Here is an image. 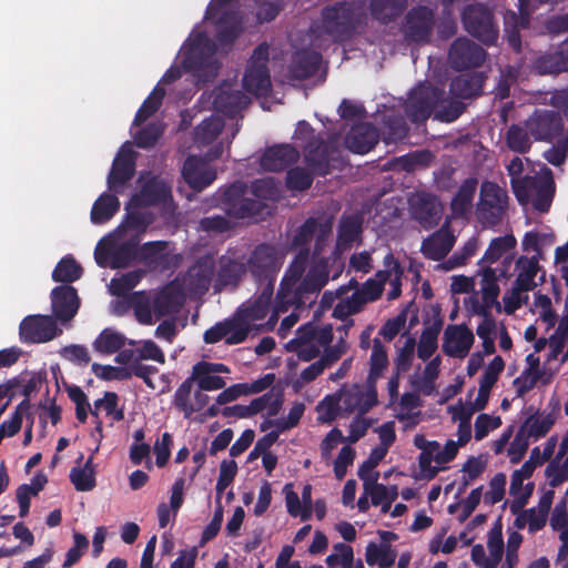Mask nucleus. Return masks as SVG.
<instances>
[{
    "label": "nucleus",
    "mask_w": 568,
    "mask_h": 568,
    "mask_svg": "<svg viewBox=\"0 0 568 568\" xmlns=\"http://www.w3.org/2000/svg\"><path fill=\"white\" fill-rule=\"evenodd\" d=\"M328 282V271L325 265H315L308 270L304 278L296 286H288L283 291L278 288L276 303L266 325L273 329L278 320V314L286 312L290 307L302 310L311 307L320 291Z\"/></svg>",
    "instance_id": "1"
},
{
    "label": "nucleus",
    "mask_w": 568,
    "mask_h": 568,
    "mask_svg": "<svg viewBox=\"0 0 568 568\" xmlns=\"http://www.w3.org/2000/svg\"><path fill=\"white\" fill-rule=\"evenodd\" d=\"M246 185L235 182L226 187L221 195V204L225 213L234 219H262L267 212V205L260 199H271L273 183L271 180H255L251 184L253 195L258 199L246 197Z\"/></svg>",
    "instance_id": "2"
},
{
    "label": "nucleus",
    "mask_w": 568,
    "mask_h": 568,
    "mask_svg": "<svg viewBox=\"0 0 568 568\" xmlns=\"http://www.w3.org/2000/svg\"><path fill=\"white\" fill-rule=\"evenodd\" d=\"M304 161L317 176H326L341 163L339 138L336 134L313 135L303 148Z\"/></svg>",
    "instance_id": "3"
},
{
    "label": "nucleus",
    "mask_w": 568,
    "mask_h": 568,
    "mask_svg": "<svg viewBox=\"0 0 568 568\" xmlns=\"http://www.w3.org/2000/svg\"><path fill=\"white\" fill-rule=\"evenodd\" d=\"M182 64L186 71L192 72L200 81L213 80L220 69L215 43L207 38L199 37L185 52Z\"/></svg>",
    "instance_id": "4"
},
{
    "label": "nucleus",
    "mask_w": 568,
    "mask_h": 568,
    "mask_svg": "<svg viewBox=\"0 0 568 568\" xmlns=\"http://www.w3.org/2000/svg\"><path fill=\"white\" fill-rule=\"evenodd\" d=\"M465 31L486 45L495 44L499 28L494 12L484 3L467 4L462 11Z\"/></svg>",
    "instance_id": "5"
},
{
    "label": "nucleus",
    "mask_w": 568,
    "mask_h": 568,
    "mask_svg": "<svg viewBox=\"0 0 568 568\" xmlns=\"http://www.w3.org/2000/svg\"><path fill=\"white\" fill-rule=\"evenodd\" d=\"M507 191L496 182L484 181L480 185L476 216L484 227L498 225L508 209Z\"/></svg>",
    "instance_id": "6"
},
{
    "label": "nucleus",
    "mask_w": 568,
    "mask_h": 568,
    "mask_svg": "<svg viewBox=\"0 0 568 568\" xmlns=\"http://www.w3.org/2000/svg\"><path fill=\"white\" fill-rule=\"evenodd\" d=\"M283 257L273 244L261 243L251 252L246 265L253 278L261 285H275Z\"/></svg>",
    "instance_id": "7"
},
{
    "label": "nucleus",
    "mask_w": 568,
    "mask_h": 568,
    "mask_svg": "<svg viewBox=\"0 0 568 568\" xmlns=\"http://www.w3.org/2000/svg\"><path fill=\"white\" fill-rule=\"evenodd\" d=\"M555 195V182L549 176L526 175L515 186V196L519 204L527 205L530 200L535 210L540 213L549 211Z\"/></svg>",
    "instance_id": "8"
},
{
    "label": "nucleus",
    "mask_w": 568,
    "mask_h": 568,
    "mask_svg": "<svg viewBox=\"0 0 568 568\" xmlns=\"http://www.w3.org/2000/svg\"><path fill=\"white\" fill-rule=\"evenodd\" d=\"M216 258L206 253L199 256L183 275L176 277L180 285L191 298L205 295L214 280Z\"/></svg>",
    "instance_id": "9"
},
{
    "label": "nucleus",
    "mask_w": 568,
    "mask_h": 568,
    "mask_svg": "<svg viewBox=\"0 0 568 568\" xmlns=\"http://www.w3.org/2000/svg\"><path fill=\"white\" fill-rule=\"evenodd\" d=\"M270 47L266 42L260 43L253 51L243 75V88L256 95L267 97L272 82L267 67Z\"/></svg>",
    "instance_id": "10"
},
{
    "label": "nucleus",
    "mask_w": 568,
    "mask_h": 568,
    "mask_svg": "<svg viewBox=\"0 0 568 568\" xmlns=\"http://www.w3.org/2000/svg\"><path fill=\"white\" fill-rule=\"evenodd\" d=\"M322 27L335 41L348 39L355 30V6L348 1H337L322 10Z\"/></svg>",
    "instance_id": "11"
},
{
    "label": "nucleus",
    "mask_w": 568,
    "mask_h": 568,
    "mask_svg": "<svg viewBox=\"0 0 568 568\" xmlns=\"http://www.w3.org/2000/svg\"><path fill=\"white\" fill-rule=\"evenodd\" d=\"M525 126L535 141L552 142L565 129L560 112L536 109L525 121Z\"/></svg>",
    "instance_id": "12"
},
{
    "label": "nucleus",
    "mask_w": 568,
    "mask_h": 568,
    "mask_svg": "<svg viewBox=\"0 0 568 568\" xmlns=\"http://www.w3.org/2000/svg\"><path fill=\"white\" fill-rule=\"evenodd\" d=\"M439 94V88L430 84H419L415 87L405 104V113L413 123H423L436 108Z\"/></svg>",
    "instance_id": "13"
},
{
    "label": "nucleus",
    "mask_w": 568,
    "mask_h": 568,
    "mask_svg": "<svg viewBox=\"0 0 568 568\" xmlns=\"http://www.w3.org/2000/svg\"><path fill=\"white\" fill-rule=\"evenodd\" d=\"M483 47L466 37L453 41L448 50V63L456 71L476 69L486 60Z\"/></svg>",
    "instance_id": "14"
},
{
    "label": "nucleus",
    "mask_w": 568,
    "mask_h": 568,
    "mask_svg": "<svg viewBox=\"0 0 568 568\" xmlns=\"http://www.w3.org/2000/svg\"><path fill=\"white\" fill-rule=\"evenodd\" d=\"M62 331L50 315H28L19 326L20 341L26 344H40L52 341Z\"/></svg>",
    "instance_id": "15"
},
{
    "label": "nucleus",
    "mask_w": 568,
    "mask_h": 568,
    "mask_svg": "<svg viewBox=\"0 0 568 568\" xmlns=\"http://www.w3.org/2000/svg\"><path fill=\"white\" fill-rule=\"evenodd\" d=\"M537 0H518V13L508 10L504 16L505 38L509 47L517 53L521 52L523 43L520 30L527 29L530 16L537 9Z\"/></svg>",
    "instance_id": "16"
},
{
    "label": "nucleus",
    "mask_w": 568,
    "mask_h": 568,
    "mask_svg": "<svg viewBox=\"0 0 568 568\" xmlns=\"http://www.w3.org/2000/svg\"><path fill=\"white\" fill-rule=\"evenodd\" d=\"M409 206L412 217L425 230L437 226L444 212L438 197L428 192H420L410 196Z\"/></svg>",
    "instance_id": "17"
},
{
    "label": "nucleus",
    "mask_w": 568,
    "mask_h": 568,
    "mask_svg": "<svg viewBox=\"0 0 568 568\" xmlns=\"http://www.w3.org/2000/svg\"><path fill=\"white\" fill-rule=\"evenodd\" d=\"M434 12L426 6L412 8L403 27L404 36L412 42H427L434 28Z\"/></svg>",
    "instance_id": "18"
},
{
    "label": "nucleus",
    "mask_w": 568,
    "mask_h": 568,
    "mask_svg": "<svg viewBox=\"0 0 568 568\" xmlns=\"http://www.w3.org/2000/svg\"><path fill=\"white\" fill-rule=\"evenodd\" d=\"M135 173V156L130 148L123 145L113 160L112 168L108 174V187L112 192H119Z\"/></svg>",
    "instance_id": "19"
},
{
    "label": "nucleus",
    "mask_w": 568,
    "mask_h": 568,
    "mask_svg": "<svg viewBox=\"0 0 568 568\" xmlns=\"http://www.w3.org/2000/svg\"><path fill=\"white\" fill-rule=\"evenodd\" d=\"M300 160V151L292 144H274L266 148L260 158V165L267 172H282Z\"/></svg>",
    "instance_id": "20"
},
{
    "label": "nucleus",
    "mask_w": 568,
    "mask_h": 568,
    "mask_svg": "<svg viewBox=\"0 0 568 568\" xmlns=\"http://www.w3.org/2000/svg\"><path fill=\"white\" fill-rule=\"evenodd\" d=\"M51 306L55 320L61 323L70 322L78 313L80 298L71 285H60L51 291Z\"/></svg>",
    "instance_id": "21"
},
{
    "label": "nucleus",
    "mask_w": 568,
    "mask_h": 568,
    "mask_svg": "<svg viewBox=\"0 0 568 568\" xmlns=\"http://www.w3.org/2000/svg\"><path fill=\"white\" fill-rule=\"evenodd\" d=\"M331 233V226L321 223L316 217H308L296 230L292 245L296 248H308L307 245L315 237L314 255H320L325 241Z\"/></svg>",
    "instance_id": "22"
},
{
    "label": "nucleus",
    "mask_w": 568,
    "mask_h": 568,
    "mask_svg": "<svg viewBox=\"0 0 568 568\" xmlns=\"http://www.w3.org/2000/svg\"><path fill=\"white\" fill-rule=\"evenodd\" d=\"M246 272L245 263L230 254H223L216 260V270L214 275V291L221 292L227 286L239 285L242 276Z\"/></svg>",
    "instance_id": "23"
},
{
    "label": "nucleus",
    "mask_w": 568,
    "mask_h": 568,
    "mask_svg": "<svg viewBox=\"0 0 568 568\" xmlns=\"http://www.w3.org/2000/svg\"><path fill=\"white\" fill-rule=\"evenodd\" d=\"M379 141V131L368 122L354 124L344 138L345 148L355 154H366Z\"/></svg>",
    "instance_id": "24"
},
{
    "label": "nucleus",
    "mask_w": 568,
    "mask_h": 568,
    "mask_svg": "<svg viewBox=\"0 0 568 568\" xmlns=\"http://www.w3.org/2000/svg\"><path fill=\"white\" fill-rule=\"evenodd\" d=\"M185 296L187 294L176 278L164 286L155 295L152 303V310L156 318L179 312L184 304Z\"/></svg>",
    "instance_id": "25"
},
{
    "label": "nucleus",
    "mask_w": 568,
    "mask_h": 568,
    "mask_svg": "<svg viewBox=\"0 0 568 568\" xmlns=\"http://www.w3.org/2000/svg\"><path fill=\"white\" fill-rule=\"evenodd\" d=\"M474 334L466 325L450 324L446 327L443 338V352L456 358H463L474 344Z\"/></svg>",
    "instance_id": "26"
},
{
    "label": "nucleus",
    "mask_w": 568,
    "mask_h": 568,
    "mask_svg": "<svg viewBox=\"0 0 568 568\" xmlns=\"http://www.w3.org/2000/svg\"><path fill=\"white\" fill-rule=\"evenodd\" d=\"M182 175L187 185L195 192L203 191L216 179V172L196 155H190L185 159Z\"/></svg>",
    "instance_id": "27"
},
{
    "label": "nucleus",
    "mask_w": 568,
    "mask_h": 568,
    "mask_svg": "<svg viewBox=\"0 0 568 568\" xmlns=\"http://www.w3.org/2000/svg\"><path fill=\"white\" fill-rule=\"evenodd\" d=\"M456 239L446 222L439 230L425 239L420 251L423 255L432 261H442L454 247Z\"/></svg>",
    "instance_id": "28"
},
{
    "label": "nucleus",
    "mask_w": 568,
    "mask_h": 568,
    "mask_svg": "<svg viewBox=\"0 0 568 568\" xmlns=\"http://www.w3.org/2000/svg\"><path fill=\"white\" fill-rule=\"evenodd\" d=\"M377 392L374 386L363 390L361 386L354 385L351 389L343 393L341 397V408L351 414L355 410L361 416L368 413L377 404Z\"/></svg>",
    "instance_id": "29"
},
{
    "label": "nucleus",
    "mask_w": 568,
    "mask_h": 568,
    "mask_svg": "<svg viewBox=\"0 0 568 568\" xmlns=\"http://www.w3.org/2000/svg\"><path fill=\"white\" fill-rule=\"evenodd\" d=\"M433 316L424 322L423 329L417 347V356L422 361L429 359L437 349L438 335L443 328L444 320L438 306L433 307Z\"/></svg>",
    "instance_id": "30"
},
{
    "label": "nucleus",
    "mask_w": 568,
    "mask_h": 568,
    "mask_svg": "<svg viewBox=\"0 0 568 568\" xmlns=\"http://www.w3.org/2000/svg\"><path fill=\"white\" fill-rule=\"evenodd\" d=\"M172 200L171 187L156 176L148 180L141 187L140 194L134 195L131 203L135 206H153L165 204Z\"/></svg>",
    "instance_id": "31"
},
{
    "label": "nucleus",
    "mask_w": 568,
    "mask_h": 568,
    "mask_svg": "<svg viewBox=\"0 0 568 568\" xmlns=\"http://www.w3.org/2000/svg\"><path fill=\"white\" fill-rule=\"evenodd\" d=\"M273 292L274 287H272L271 284L264 285L258 295L248 298L237 308L240 315L243 316L250 325L265 318L271 311Z\"/></svg>",
    "instance_id": "32"
},
{
    "label": "nucleus",
    "mask_w": 568,
    "mask_h": 568,
    "mask_svg": "<svg viewBox=\"0 0 568 568\" xmlns=\"http://www.w3.org/2000/svg\"><path fill=\"white\" fill-rule=\"evenodd\" d=\"M215 38L222 45H231L243 32V18L237 10L226 9L215 20Z\"/></svg>",
    "instance_id": "33"
},
{
    "label": "nucleus",
    "mask_w": 568,
    "mask_h": 568,
    "mask_svg": "<svg viewBox=\"0 0 568 568\" xmlns=\"http://www.w3.org/2000/svg\"><path fill=\"white\" fill-rule=\"evenodd\" d=\"M248 104V98L240 90L219 88L213 93V108L229 116H234Z\"/></svg>",
    "instance_id": "34"
},
{
    "label": "nucleus",
    "mask_w": 568,
    "mask_h": 568,
    "mask_svg": "<svg viewBox=\"0 0 568 568\" xmlns=\"http://www.w3.org/2000/svg\"><path fill=\"white\" fill-rule=\"evenodd\" d=\"M321 62L322 55L316 51H297L288 67L290 77L295 80H306L316 74Z\"/></svg>",
    "instance_id": "35"
},
{
    "label": "nucleus",
    "mask_w": 568,
    "mask_h": 568,
    "mask_svg": "<svg viewBox=\"0 0 568 568\" xmlns=\"http://www.w3.org/2000/svg\"><path fill=\"white\" fill-rule=\"evenodd\" d=\"M486 77L483 72H466L455 77L449 84L450 93L459 99H471L483 92Z\"/></svg>",
    "instance_id": "36"
},
{
    "label": "nucleus",
    "mask_w": 568,
    "mask_h": 568,
    "mask_svg": "<svg viewBox=\"0 0 568 568\" xmlns=\"http://www.w3.org/2000/svg\"><path fill=\"white\" fill-rule=\"evenodd\" d=\"M534 68L541 75L568 72V38L559 50L537 58Z\"/></svg>",
    "instance_id": "37"
},
{
    "label": "nucleus",
    "mask_w": 568,
    "mask_h": 568,
    "mask_svg": "<svg viewBox=\"0 0 568 568\" xmlns=\"http://www.w3.org/2000/svg\"><path fill=\"white\" fill-rule=\"evenodd\" d=\"M465 109L464 102L446 95L445 91L439 89L434 119L447 123L454 122L464 113Z\"/></svg>",
    "instance_id": "38"
},
{
    "label": "nucleus",
    "mask_w": 568,
    "mask_h": 568,
    "mask_svg": "<svg viewBox=\"0 0 568 568\" xmlns=\"http://www.w3.org/2000/svg\"><path fill=\"white\" fill-rule=\"evenodd\" d=\"M310 256V248L298 250L297 254L294 256L293 261L288 265L280 283L282 292L288 286H296V284L304 278L303 275L308 266Z\"/></svg>",
    "instance_id": "39"
},
{
    "label": "nucleus",
    "mask_w": 568,
    "mask_h": 568,
    "mask_svg": "<svg viewBox=\"0 0 568 568\" xmlns=\"http://www.w3.org/2000/svg\"><path fill=\"white\" fill-rule=\"evenodd\" d=\"M120 209V201L116 195L102 193L93 203L91 209V221L93 224H103L111 220Z\"/></svg>",
    "instance_id": "40"
},
{
    "label": "nucleus",
    "mask_w": 568,
    "mask_h": 568,
    "mask_svg": "<svg viewBox=\"0 0 568 568\" xmlns=\"http://www.w3.org/2000/svg\"><path fill=\"white\" fill-rule=\"evenodd\" d=\"M555 424L551 413L541 414L538 410L526 418L519 430L525 433L527 438L539 439L545 437Z\"/></svg>",
    "instance_id": "41"
},
{
    "label": "nucleus",
    "mask_w": 568,
    "mask_h": 568,
    "mask_svg": "<svg viewBox=\"0 0 568 568\" xmlns=\"http://www.w3.org/2000/svg\"><path fill=\"white\" fill-rule=\"evenodd\" d=\"M407 0H372V16L383 22L388 23L397 19L406 9Z\"/></svg>",
    "instance_id": "42"
},
{
    "label": "nucleus",
    "mask_w": 568,
    "mask_h": 568,
    "mask_svg": "<svg viewBox=\"0 0 568 568\" xmlns=\"http://www.w3.org/2000/svg\"><path fill=\"white\" fill-rule=\"evenodd\" d=\"M516 268L518 275L514 284L519 286V290L532 291L537 286L535 277L540 268L537 258L520 256L516 261Z\"/></svg>",
    "instance_id": "43"
},
{
    "label": "nucleus",
    "mask_w": 568,
    "mask_h": 568,
    "mask_svg": "<svg viewBox=\"0 0 568 568\" xmlns=\"http://www.w3.org/2000/svg\"><path fill=\"white\" fill-rule=\"evenodd\" d=\"M567 450L568 434L564 437L558 454L552 460H550L545 469V475L552 488L558 487L568 480V466L565 463L560 464V460L566 455Z\"/></svg>",
    "instance_id": "44"
},
{
    "label": "nucleus",
    "mask_w": 568,
    "mask_h": 568,
    "mask_svg": "<svg viewBox=\"0 0 568 568\" xmlns=\"http://www.w3.org/2000/svg\"><path fill=\"white\" fill-rule=\"evenodd\" d=\"M272 399V393H266L257 398H254L250 405H233L226 406L222 409L221 414L224 417L248 418L263 412Z\"/></svg>",
    "instance_id": "45"
},
{
    "label": "nucleus",
    "mask_w": 568,
    "mask_h": 568,
    "mask_svg": "<svg viewBox=\"0 0 568 568\" xmlns=\"http://www.w3.org/2000/svg\"><path fill=\"white\" fill-rule=\"evenodd\" d=\"M70 481L78 491H91L97 486L93 456H90L82 467H73Z\"/></svg>",
    "instance_id": "46"
},
{
    "label": "nucleus",
    "mask_w": 568,
    "mask_h": 568,
    "mask_svg": "<svg viewBox=\"0 0 568 568\" xmlns=\"http://www.w3.org/2000/svg\"><path fill=\"white\" fill-rule=\"evenodd\" d=\"M223 322L227 334V345H236L243 343L247 338L250 332L253 329V325H250L245 318L240 315L237 310L232 317L226 318Z\"/></svg>",
    "instance_id": "47"
},
{
    "label": "nucleus",
    "mask_w": 568,
    "mask_h": 568,
    "mask_svg": "<svg viewBox=\"0 0 568 568\" xmlns=\"http://www.w3.org/2000/svg\"><path fill=\"white\" fill-rule=\"evenodd\" d=\"M477 186L478 180L475 176L467 178L463 181L452 200V209L454 212L464 213L470 207Z\"/></svg>",
    "instance_id": "48"
},
{
    "label": "nucleus",
    "mask_w": 568,
    "mask_h": 568,
    "mask_svg": "<svg viewBox=\"0 0 568 568\" xmlns=\"http://www.w3.org/2000/svg\"><path fill=\"white\" fill-rule=\"evenodd\" d=\"M139 241L130 239L119 245L112 243L113 261H110L111 268L128 267L136 257Z\"/></svg>",
    "instance_id": "49"
},
{
    "label": "nucleus",
    "mask_w": 568,
    "mask_h": 568,
    "mask_svg": "<svg viewBox=\"0 0 568 568\" xmlns=\"http://www.w3.org/2000/svg\"><path fill=\"white\" fill-rule=\"evenodd\" d=\"M132 204L133 203H130V205L126 207L128 212L118 230H132L139 233H143L146 231L149 225L153 223V214L151 212L140 211L136 207H131Z\"/></svg>",
    "instance_id": "50"
},
{
    "label": "nucleus",
    "mask_w": 568,
    "mask_h": 568,
    "mask_svg": "<svg viewBox=\"0 0 568 568\" xmlns=\"http://www.w3.org/2000/svg\"><path fill=\"white\" fill-rule=\"evenodd\" d=\"M165 90L158 84L136 111L133 125L139 126L152 116L162 105Z\"/></svg>",
    "instance_id": "51"
},
{
    "label": "nucleus",
    "mask_w": 568,
    "mask_h": 568,
    "mask_svg": "<svg viewBox=\"0 0 568 568\" xmlns=\"http://www.w3.org/2000/svg\"><path fill=\"white\" fill-rule=\"evenodd\" d=\"M81 265L72 257L64 256L55 265L52 280L61 283H73L82 276Z\"/></svg>",
    "instance_id": "52"
},
{
    "label": "nucleus",
    "mask_w": 568,
    "mask_h": 568,
    "mask_svg": "<svg viewBox=\"0 0 568 568\" xmlns=\"http://www.w3.org/2000/svg\"><path fill=\"white\" fill-rule=\"evenodd\" d=\"M365 559L368 566L378 565L381 568H388L394 565L396 554L387 544L377 545L371 541L365 551Z\"/></svg>",
    "instance_id": "53"
},
{
    "label": "nucleus",
    "mask_w": 568,
    "mask_h": 568,
    "mask_svg": "<svg viewBox=\"0 0 568 568\" xmlns=\"http://www.w3.org/2000/svg\"><path fill=\"white\" fill-rule=\"evenodd\" d=\"M224 122L217 116L205 118L194 130L195 142L207 145L223 131Z\"/></svg>",
    "instance_id": "54"
},
{
    "label": "nucleus",
    "mask_w": 568,
    "mask_h": 568,
    "mask_svg": "<svg viewBox=\"0 0 568 568\" xmlns=\"http://www.w3.org/2000/svg\"><path fill=\"white\" fill-rule=\"evenodd\" d=\"M125 344V337L111 328H104L93 343V347L101 354L119 352Z\"/></svg>",
    "instance_id": "55"
},
{
    "label": "nucleus",
    "mask_w": 568,
    "mask_h": 568,
    "mask_svg": "<svg viewBox=\"0 0 568 568\" xmlns=\"http://www.w3.org/2000/svg\"><path fill=\"white\" fill-rule=\"evenodd\" d=\"M487 547L490 554L489 561L486 562L485 568H497L501 561L504 554V540L501 524L496 523L488 532Z\"/></svg>",
    "instance_id": "56"
},
{
    "label": "nucleus",
    "mask_w": 568,
    "mask_h": 568,
    "mask_svg": "<svg viewBox=\"0 0 568 568\" xmlns=\"http://www.w3.org/2000/svg\"><path fill=\"white\" fill-rule=\"evenodd\" d=\"M516 243L517 241L511 234L493 239L480 263L485 262L491 264L497 262L504 254L511 251L516 246Z\"/></svg>",
    "instance_id": "57"
},
{
    "label": "nucleus",
    "mask_w": 568,
    "mask_h": 568,
    "mask_svg": "<svg viewBox=\"0 0 568 568\" xmlns=\"http://www.w3.org/2000/svg\"><path fill=\"white\" fill-rule=\"evenodd\" d=\"M369 365L368 382L375 383L388 365L387 353L379 338H374L373 341Z\"/></svg>",
    "instance_id": "58"
},
{
    "label": "nucleus",
    "mask_w": 568,
    "mask_h": 568,
    "mask_svg": "<svg viewBox=\"0 0 568 568\" xmlns=\"http://www.w3.org/2000/svg\"><path fill=\"white\" fill-rule=\"evenodd\" d=\"M362 221L355 215L342 217L337 231L338 244L346 246L354 243L362 233Z\"/></svg>",
    "instance_id": "59"
},
{
    "label": "nucleus",
    "mask_w": 568,
    "mask_h": 568,
    "mask_svg": "<svg viewBox=\"0 0 568 568\" xmlns=\"http://www.w3.org/2000/svg\"><path fill=\"white\" fill-rule=\"evenodd\" d=\"M193 383V378L191 376L187 377L181 383L173 396L172 405L183 414L184 418H191L194 414L191 402Z\"/></svg>",
    "instance_id": "60"
},
{
    "label": "nucleus",
    "mask_w": 568,
    "mask_h": 568,
    "mask_svg": "<svg viewBox=\"0 0 568 568\" xmlns=\"http://www.w3.org/2000/svg\"><path fill=\"white\" fill-rule=\"evenodd\" d=\"M530 134L527 128H521L518 124H511L506 133L507 146L517 153L525 154L531 148Z\"/></svg>",
    "instance_id": "61"
},
{
    "label": "nucleus",
    "mask_w": 568,
    "mask_h": 568,
    "mask_svg": "<svg viewBox=\"0 0 568 568\" xmlns=\"http://www.w3.org/2000/svg\"><path fill=\"white\" fill-rule=\"evenodd\" d=\"M408 128L405 119L399 114H390L384 121V140L386 143H396L406 138Z\"/></svg>",
    "instance_id": "62"
},
{
    "label": "nucleus",
    "mask_w": 568,
    "mask_h": 568,
    "mask_svg": "<svg viewBox=\"0 0 568 568\" xmlns=\"http://www.w3.org/2000/svg\"><path fill=\"white\" fill-rule=\"evenodd\" d=\"M314 175L312 170L302 166L291 168L286 173V186L291 191H306L312 186Z\"/></svg>",
    "instance_id": "63"
},
{
    "label": "nucleus",
    "mask_w": 568,
    "mask_h": 568,
    "mask_svg": "<svg viewBox=\"0 0 568 568\" xmlns=\"http://www.w3.org/2000/svg\"><path fill=\"white\" fill-rule=\"evenodd\" d=\"M162 134V126L159 123L152 122L134 134V143L138 148L149 149L156 144Z\"/></svg>",
    "instance_id": "64"
}]
</instances>
